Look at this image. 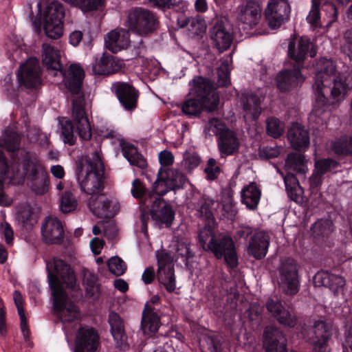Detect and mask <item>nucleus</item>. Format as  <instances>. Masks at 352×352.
I'll return each instance as SVG.
<instances>
[{
    "label": "nucleus",
    "instance_id": "obj_1",
    "mask_svg": "<svg viewBox=\"0 0 352 352\" xmlns=\"http://www.w3.org/2000/svg\"><path fill=\"white\" fill-rule=\"evenodd\" d=\"M43 65L47 69L59 72L64 78L66 89L74 96L72 102V120L60 122L63 141L69 145H74L76 140L75 133L81 140H89L91 138V125L85 111V99L81 94L85 72L77 64H72L67 72L60 60L59 52L50 44H43Z\"/></svg>",
    "mask_w": 352,
    "mask_h": 352
},
{
    "label": "nucleus",
    "instance_id": "obj_2",
    "mask_svg": "<svg viewBox=\"0 0 352 352\" xmlns=\"http://www.w3.org/2000/svg\"><path fill=\"white\" fill-rule=\"evenodd\" d=\"M46 270L50 288L53 298V309L62 322H71L76 320L78 307L68 303V296L62 283L74 289L76 278L70 265L65 261L54 258L46 263Z\"/></svg>",
    "mask_w": 352,
    "mask_h": 352
},
{
    "label": "nucleus",
    "instance_id": "obj_3",
    "mask_svg": "<svg viewBox=\"0 0 352 352\" xmlns=\"http://www.w3.org/2000/svg\"><path fill=\"white\" fill-rule=\"evenodd\" d=\"M296 44V40L292 39L288 45V56L294 61L293 67L280 71L276 78V87L283 93L292 91L305 80L301 73L305 60L307 54L314 58L317 54L316 46L307 36L299 38L297 48Z\"/></svg>",
    "mask_w": 352,
    "mask_h": 352
},
{
    "label": "nucleus",
    "instance_id": "obj_4",
    "mask_svg": "<svg viewBox=\"0 0 352 352\" xmlns=\"http://www.w3.org/2000/svg\"><path fill=\"white\" fill-rule=\"evenodd\" d=\"M191 93L193 98L186 100L182 106V112L189 116H198L202 110L212 112L218 109L219 96L213 83L198 76L192 80Z\"/></svg>",
    "mask_w": 352,
    "mask_h": 352
},
{
    "label": "nucleus",
    "instance_id": "obj_5",
    "mask_svg": "<svg viewBox=\"0 0 352 352\" xmlns=\"http://www.w3.org/2000/svg\"><path fill=\"white\" fill-rule=\"evenodd\" d=\"M104 166L100 153L95 151L91 157H82L76 163V176L80 190L87 195L101 192L104 189Z\"/></svg>",
    "mask_w": 352,
    "mask_h": 352
},
{
    "label": "nucleus",
    "instance_id": "obj_6",
    "mask_svg": "<svg viewBox=\"0 0 352 352\" xmlns=\"http://www.w3.org/2000/svg\"><path fill=\"white\" fill-rule=\"evenodd\" d=\"M336 66L331 59L320 58L315 65L314 83L312 86L316 97L315 108L317 114H320L328 108L330 91L336 78Z\"/></svg>",
    "mask_w": 352,
    "mask_h": 352
},
{
    "label": "nucleus",
    "instance_id": "obj_7",
    "mask_svg": "<svg viewBox=\"0 0 352 352\" xmlns=\"http://www.w3.org/2000/svg\"><path fill=\"white\" fill-rule=\"evenodd\" d=\"M300 333L306 342L312 346V352H330L328 343L332 332L325 321L318 320L312 325L304 324Z\"/></svg>",
    "mask_w": 352,
    "mask_h": 352
},
{
    "label": "nucleus",
    "instance_id": "obj_8",
    "mask_svg": "<svg viewBox=\"0 0 352 352\" xmlns=\"http://www.w3.org/2000/svg\"><path fill=\"white\" fill-rule=\"evenodd\" d=\"M208 34L212 48L216 49L219 53L229 50L234 40L232 28L226 17L214 19Z\"/></svg>",
    "mask_w": 352,
    "mask_h": 352
},
{
    "label": "nucleus",
    "instance_id": "obj_9",
    "mask_svg": "<svg viewBox=\"0 0 352 352\" xmlns=\"http://www.w3.org/2000/svg\"><path fill=\"white\" fill-rule=\"evenodd\" d=\"M65 8L62 3L53 1L47 5L43 14V30L47 37L58 39L63 32Z\"/></svg>",
    "mask_w": 352,
    "mask_h": 352
},
{
    "label": "nucleus",
    "instance_id": "obj_10",
    "mask_svg": "<svg viewBox=\"0 0 352 352\" xmlns=\"http://www.w3.org/2000/svg\"><path fill=\"white\" fill-rule=\"evenodd\" d=\"M187 181L186 175L177 169L160 168L154 182V188L159 195L164 196L170 190L183 189Z\"/></svg>",
    "mask_w": 352,
    "mask_h": 352
},
{
    "label": "nucleus",
    "instance_id": "obj_11",
    "mask_svg": "<svg viewBox=\"0 0 352 352\" xmlns=\"http://www.w3.org/2000/svg\"><path fill=\"white\" fill-rule=\"evenodd\" d=\"M130 28L141 36H147L159 28V21L156 15L151 11L143 8L132 9L128 15Z\"/></svg>",
    "mask_w": 352,
    "mask_h": 352
},
{
    "label": "nucleus",
    "instance_id": "obj_12",
    "mask_svg": "<svg viewBox=\"0 0 352 352\" xmlns=\"http://www.w3.org/2000/svg\"><path fill=\"white\" fill-rule=\"evenodd\" d=\"M208 252L213 254L217 259L224 258L228 267L232 270L238 266V256L235 244L228 235L217 236L214 241L210 242Z\"/></svg>",
    "mask_w": 352,
    "mask_h": 352
},
{
    "label": "nucleus",
    "instance_id": "obj_13",
    "mask_svg": "<svg viewBox=\"0 0 352 352\" xmlns=\"http://www.w3.org/2000/svg\"><path fill=\"white\" fill-rule=\"evenodd\" d=\"M280 284L287 295L294 296L300 289L298 266L292 258L287 257L281 261L278 268Z\"/></svg>",
    "mask_w": 352,
    "mask_h": 352
},
{
    "label": "nucleus",
    "instance_id": "obj_14",
    "mask_svg": "<svg viewBox=\"0 0 352 352\" xmlns=\"http://www.w3.org/2000/svg\"><path fill=\"white\" fill-rule=\"evenodd\" d=\"M23 168L28 179L33 182L32 190L37 195L45 194L48 190L50 179L47 172L41 164L25 157L23 160Z\"/></svg>",
    "mask_w": 352,
    "mask_h": 352
},
{
    "label": "nucleus",
    "instance_id": "obj_15",
    "mask_svg": "<svg viewBox=\"0 0 352 352\" xmlns=\"http://www.w3.org/2000/svg\"><path fill=\"white\" fill-rule=\"evenodd\" d=\"M158 270L157 277L160 283L162 284L166 291L172 293L176 287L173 259L170 253L162 250L156 254Z\"/></svg>",
    "mask_w": 352,
    "mask_h": 352
},
{
    "label": "nucleus",
    "instance_id": "obj_16",
    "mask_svg": "<svg viewBox=\"0 0 352 352\" xmlns=\"http://www.w3.org/2000/svg\"><path fill=\"white\" fill-rule=\"evenodd\" d=\"M290 5L287 0H271L265 9V16L272 30L280 28L289 19Z\"/></svg>",
    "mask_w": 352,
    "mask_h": 352
},
{
    "label": "nucleus",
    "instance_id": "obj_17",
    "mask_svg": "<svg viewBox=\"0 0 352 352\" xmlns=\"http://www.w3.org/2000/svg\"><path fill=\"white\" fill-rule=\"evenodd\" d=\"M160 297L157 295H154L151 297L150 302H147L142 311V320H141V329L144 335L148 336L153 339V342H156L155 334L161 325L160 317L150 303L157 305L160 303Z\"/></svg>",
    "mask_w": 352,
    "mask_h": 352
},
{
    "label": "nucleus",
    "instance_id": "obj_18",
    "mask_svg": "<svg viewBox=\"0 0 352 352\" xmlns=\"http://www.w3.org/2000/svg\"><path fill=\"white\" fill-rule=\"evenodd\" d=\"M111 90L125 110L132 111L137 108L140 92L131 82H115Z\"/></svg>",
    "mask_w": 352,
    "mask_h": 352
},
{
    "label": "nucleus",
    "instance_id": "obj_19",
    "mask_svg": "<svg viewBox=\"0 0 352 352\" xmlns=\"http://www.w3.org/2000/svg\"><path fill=\"white\" fill-rule=\"evenodd\" d=\"M162 197L158 195L144 211H149L152 219L159 226L170 228L175 219V212Z\"/></svg>",
    "mask_w": 352,
    "mask_h": 352
},
{
    "label": "nucleus",
    "instance_id": "obj_20",
    "mask_svg": "<svg viewBox=\"0 0 352 352\" xmlns=\"http://www.w3.org/2000/svg\"><path fill=\"white\" fill-rule=\"evenodd\" d=\"M262 16L261 4L255 0H245L237 8V20L244 30H252L259 23Z\"/></svg>",
    "mask_w": 352,
    "mask_h": 352
},
{
    "label": "nucleus",
    "instance_id": "obj_21",
    "mask_svg": "<svg viewBox=\"0 0 352 352\" xmlns=\"http://www.w3.org/2000/svg\"><path fill=\"white\" fill-rule=\"evenodd\" d=\"M262 340L265 352H287L285 336L275 326L267 325L264 328Z\"/></svg>",
    "mask_w": 352,
    "mask_h": 352
},
{
    "label": "nucleus",
    "instance_id": "obj_22",
    "mask_svg": "<svg viewBox=\"0 0 352 352\" xmlns=\"http://www.w3.org/2000/svg\"><path fill=\"white\" fill-rule=\"evenodd\" d=\"M87 206L91 212L99 218H113L119 212L118 203L105 198L103 195L91 196L87 201Z\"/></svg>",
    "mask_w": 352,
    "mask_h": 352
},
{
    "label": "nucleus",
    "instance_id": "obj_23",
    "mask_svg": "<svg viewBox=\"0 0 352 352\" xmlns=\"http://www.w3.org/2000/svg\"><path fill=\"white\" fill-rule=\"evenodd\" d=\"M42 239L46 244H61L65 232L62 222L56 217H47L41 226Z\"/></svg>",
    "mask_w": 352,
    "mask_h": 352
},
{
    "label": "nucleus",
    "instance_id": "obj_24",
    "mask_svg": "<svg viewBox=\"0 0 352 352\" xmlns=\"http://www.w3.org/2000/svg\"><path fill=\"white\" fill-rule=\"evenodd\" d=\"M41 69L36 64L21 65L17 73L19 87L27 89H36L41 85Z\"/></svg>",
    "mask_w": 352,
    "mask_h": 352
},
{
    "label": "nucleus",
    "instance_id": "obj_25",
    "mask_svg": "<svg viewBox=\"0 0 352 352\" xmlns=\"http://www.w3.org/2000/svg\"><path fill=\"white\" fill-rule=\"evenodd\" d=\"M268 312L280 324L293 328L297 323V319L283 306L282 302L277 298H270L265 304Z\"/></svg>",
    "mask_w": 352,
    "mask_h": 352
},
{
    "label": "nucleus",
    "instance_id": "obj_26",
    "mask_svg": "<svg viewBox=\"0 0 352 352\" xmlns=\"http://www.w3.org/2000/svg\"><path fill=\"white\" fill-rule=\"evenodd\" d=\"M98 335L93 328H80L76 335L74 352H95L99 342Z\"/></svg>",
    "mask_w": 352,
    "mask_h": 352
},
{
    "label": "nucleus",
    "instance_id": "obj_27",
    "mask_svg": "<svg viewBox=\"0 0 352 352\" xmlns=\"http://www.w3.org/2000/svg\"><path fill=\"white\" fill-rule=\"evenodd\" d=\"M349 89H352V71L343 78L339 76L338 79H334L331 89H327L330 91L328 107L334 106L343 100L347 90Z\"/></svg>",
    "mask_w": 352,
    "mask_h": 352
},
{
    "label": "nucleus",
    "instance_id": "obj_28",
    "mask_svg": "<svg viewBox=\"0 0 352 352\" xmlns=\"http://www.w3.org/2000/svg\"><path fill=\"white\" fill-rule=\"evenodd\" d=\"M217 146L221 157L237 153L240 142L236 133L230 129H226L217 138Z\"/></svg>",
    "mask_w": 352,
    "mask_h": 352
},
{
    "label": "nucleus",
    "instance_id": "obj_29",
    "mask_svg": "<svg viewBox=\"0 0 352 352\" xmlns=\"http://www.w3.org/2000/svg\"><path fill=\"white\" fill-rule=\"evenodd\" d=\"M108 322L110 325L111 333L118 347L125 350L129 347L128 337L125 333L124 320L121 316L115 311L109 314Z\"/></svg>",
    "mask_w": 352,
    "mask_h": 352
},
{
    "label": "nucleus",
    "instance_id": "obj_30",
    "mask_svg": "<svg viewBox=\"0 0 352 352\" xmlns=\"http://www.w3.org/2000/svg\"><path fill=\"white\" fill-rule=\"evenodd\" d=\"M122 65L116 56L103 53L99 60L93 65L92 70L95 75L109 76L118 72Z\"/></svg>",
    "mask_w": 352,
    "mask_h": 352
},
{
    "label": "nucleus",
    "instance_id": "obj_31",
    "mask_svg": "<svg viewBox=\"0 0 352 352\" xmlns=\"http://www.w3.org/2000/svg\"><path fill=\"white\" fill-rule=\"evenodd\" d=\"M241 103L243 110L252 121H256L261 114V98L253 91H244L241 94Z\"/></svg>",
    "mask_w": 352,
    "mask_h": 352
},
{
    "label": "nucleus",
    "instance_id": "obj_32",
    "mask_svg": "<svg viewBox=\"0 0 352 352\" xmlns=\"http://www.w3.org/2000/svg\"><path fill=\"white\" fill-rule=\"evenodd\" d=\"M314 283L316 287H325L336 292L345 285V280L343 277L333 274L329 271L321 270L314 276Z\"/></svg>",
    "mask_w": 352,
    "mask_h": 352
},
{
    "label": "nucleus",
    "instance_id": "obj_33",
    "mask_svg": "<svg viewBox=\"0 0 352 352\" xmlns=\"http://www.w3.org/2000/svg\"><path fill=\"white\" fill-rule=\"evenodd\" d=\"M287 138L296 151L304 150L309 146L310 142L308 131L298 123L292 124L288 130Z\"/></svg>",
    "mask_w": 352,
    "mask_h": 352
},
{
    "label": "nucleus",
    "instance_id": "obj_34",
    "mask_svg": "<svg viewBox=\"0 0 352 352\" xmlns=\"http://www.w3.org/2000/svg\"><path fill=\"white\" fill-rule=\"evenodd\" d=\"M269 245L268 236L263 232H256L250 239L248 254L254 258L261 260L266 256Z\"/></svg>",
    "mask_w": 352,
    "mask_h": 352
},
{
    "label": "nucleus",
    "instance_id": "obj_35",
    "mask_svg": "<svg viewBox=\"0 0 352 352\" xmlns=\"http://www.w3.org/2000/svg\"><path fill=\"white\" fill-rule=\"evenodd\" d=\"M333 223L329 220H318L311 227V231L315 239L325 246L331 247L333 239L331 233L333 230Z\"/></svg>",
    "mask_w": 352,
    "mask_h": 352
},
{
    "label": "nucleus",
    "instance_id": "obj_36",
    "mask_svg": "<svg viewBox=\"0 0 352 352\" xmlns=\"http://www.w3.org/2000/svg\"><path fill=\"white\" fill-rule=\"evenodd\" d=\"M131 195L135 199L140 200V207L144 210L158 196L153 186V190H149L142 184L139 179H135L132 182Z\"/></svg>",
    "mask_w": 352,
    "mask_h": 352
},
{
    "label": "nucleus",
    "instance_id": "obj_37",
    "mask_svg": "<svg viewBox=\"0 0 352 352\" xmlns=\"http://www.w3.org/2000/svg\"><path fill=\"white\" fill-rule=\"evenodd\" d=\"M214 201L207 195H203L195 204L197 217L206 221L208 224L214 222L213 213Z\"/></svg>",
    "mask_w": 352,
    "mask_h": 352
},
{
    "label": "nucleus",
    "instance_id": "obj_38",
    "mask_svg": "<svg viewBox=\"0 0 352 352\" xmlns=\"http://www.w3.org/2000/svg\"><path fill=\"white\" fill-rule=\"evenodd\" d=\"M261 195V191L256 182H251L241 190V202L248 208L254 210L257 208Z\"/></svg>",
    "mask_w": 352,
    "mask_h": 352
},
{
    "label": "nucleus",
    "instance_id": "obj_39",
    "mask_svg": "<svg viewBox=\"0 0 352 352\" xmlns=\"http://www.w3.org/2000/svg\"><path fill=\"white\" fill-rule=\"evenodd\" d=\"M122 146L123 155L131 166L140 169H144L147 166L146 159L136 146L130 143H124Z\"/></svg>",
    "mask_w": 352,
    "mask_h": 352
},
{
    "label": "nucleus",
    "instance_id": "obj_40",
    "mask_svg": "<svg viewBox=\"0 0 352 352\" xmlns=\"http://www.w3.org/2000/svg\"><path fill=\"white\" fill-rule=\"evenodd\" d=\"M331 150L339 159L352 155V135H342L331 144Z\"/></svg>",
    "mask_w": 352,
    "mask_h": 352
},
{
    "label": "nucleus",
    "instance_id": "obj_41",
    "mask_svg": "<svg viewBox=\"0 0 352 352\" xmlns=\"http://www.w3.org/2000/svg\"><path fill=\"white\" fill-rule=\"evenodd\" d=\"M129 46V39L124 35H121L116 30L108 33L105 38V47L111 52L116 54Z\"/></svg>",
    "mask_w": 352,
    "mask_h": 352
},
{
    "label": "nucleus",
    "instance_id": "obj_42",
    "mask_svg": "<svg viewBox=\"0 0 352 352\" xmlns=\"http://www.w3.org/2000/svg\"><path fill=\"white\" fill-rule=\"evenodd\" d=\"M264 308L258 302H251L245 314L248 318L252 329H259L263 322V312Z\"/></svg>",
    "mask_w": 352,
    "mask_h": 352
},
{
    "label": "nucleus",
    "instance_id": "obj_43",
    "mask_svg": "<svg viewBox=\"0 0 352 352\" xmlns=\"http://www.w3.org/2000/svg\"><path fill=\"white\" fill-rule=\"evenodd\" d=\"M206 288L214 299L221 298L228 294L225 280L219 276L212 277Z\"/></svg>",
    "mask_w": 352,
    "mask_h": 352
},
{
    "label": "nucleus",
    "instance_id": "obj_44",
    "mask_svg": "<svg viewBox=\"0 0 352 352\" xmlns=\"http://www.w3.org/2000/svg\"><path fill=\"white\" fill-rule=\"evenodd\" d=\"M314 166V170L324 176V175L328 173H336V169L340 167L341 164L334 159L327 157L316 160Z\"/></svg>",
    "mask_w": 352,
    "mask_h": 352
},
{
    "label": "nucleus",
    "instance_id": "obj_45",
    "mask_svg": "<svg viewBox=\"0 0 352 352\" xmlns=\"http://www.w3.org/2000/svg\"><path fill=\"white\" fill-rule=\"evenodd\" d=\"M285 131V124L275 117L268 118L266 120V133L273 138H278Z\"/></svg>",
    "mask_w": 352,
    "mask_h": 352
},
{
    "label": "nucleus",
    "instance_id": "obj_46",
    "mask_svg": "<svg viewBox=\"0 0 352 352\" xmlns=\"http://www.w3.org/2000/svg\"><path fill=\"white\" fill-rule=\"evenodd\" d=\"M1 143L8 151L15 152L19 149L21 137L17 132L7 129L5 131V138Z\"/></svg>",
    "mask_w": 352,
    "mask_h": 352
},
{
    "label": "nucleus",
    "instance_id": "obj_47",
    "mask_svg": "<svg viewBox=\"0 0 352 352\" xmlns=\"http://www.w3.org/2000/svg\"><path fill=\"white\" fill-rule=\"evenodd\" d=\"M321 5L322 0H311V9L306 17V20L313 28H318L321 25Z\"/></svg>",
    "mask_w": 352,
    "mask_h": 352
},
{
    "label": "nucleus",
    "instance_id": "obj_48",
    "mask_svg": "<svg viewBox=\"0 0 352 352\" xmlns=\"http://www.w3.org/2000/svg\"><path fill=\"white\" fill-rule=\"evenodd\" d=\"M228 129L223 121L219 118H210L206 123L204 129V132L208 135L220 136L221 132Z\"/></svg>",
    "mask_w": 352,
    "mask_h": 352
},
{
    "label": "nucleus",
    "instance_id": "obj_49",
    "mask_svg": "<svg viewBox=\"0 0 352 352\" xmlns=\"http://www.w3.org/2000/svg\"><path fill=\"white\" fill-rule=\"evenodd\" d=\"M284 183L288 196L291 199L296 201L298 198L297 190L300 188L296 176L292 173H287L284 177Z\"/></svg>",
    "mask_w": 352,
    "mask_h": 352
},
{
    "label": "nucleus",
    "instance_id": "obj_50",
    "mask_svg": "<svg viewBox=\"0 0 352 352\" xmlns=\"http://www.w3.org/2000/svg\"><path fill=\"white\" fill-rule=\"evenodd\" d=\"M65 1L79 8L82 12H88L98 10L104 0H65Z\"/></svg>",
    "mask_w": 352,
    "mask_h": 352
},
{
    "label": "nucleus",
    "instance_id": "obj_51",
    "mask_svg": "<svg viewBox=\"0 0 352 352\" xmlns=\"http://www.w3.org/2000/svg\"><path fill=\"white\" fill-rule=\"evenodd\" d=\"M77 207V201L70 191H65L60 198V208L63 213H69L74 211Z\"/></svg>",
    "mask_w": 352,
    "mask_h": 352
},
{
    "label": "nucleus",
    "instance_id": "obj_52",
    "mask_svg": "<svg viewBox=\"0 0 352 352\" xmlns=\"http://www.w3.org/2000/svg\"><path fill=\"white\" fill-rule=\"evenodd\" d=\"M217 236L214 233L210 228L205 227L201 229L198 234L199 245L206 252L208 251V247L210 242L214 241Z\"/></svg>",
    "mask_w": 352,
    "mask_h": 352
},
{
    "label": "nucleus",
    "instance_id": "obj_53",
    "mask_svg": "<svg viewBox=\"0 0 352 352\" xmlns=\"http://www.w3.org/2000/svg\"><path fill=\"white\" fill-rule=\"evenodd\" d=\"M107 266L110 272L116 276H122L126 270L125 263L118 256L111 257L107 262Z\"/></svg>",
    "mask_w": 352,
    "mask_h": 352
},
{
    "label": "nucleus",
    "instance_id": "obj_54",
    "mask_svg": "<svg viewBox=\"0 0 352 352\" xmlns=\"http://www.w3.org/2000/svg\"><path fill=\"white\" fill-rule=\"evenodd\" d=\"M98 277L90 274L85 279L86 294L89 297L98 296L100 294V285L97 283Z\"/></svg>",
    "mask_w": 352,
    "mask_h": 352
},
{
    "label": "nucleus",
    "instance_id": "obj_55",
    "mask_svg": "<svg viewBox=\"0 0 352 352\" xmlns=\"http://www.w3.org/2000/svg\"><path fill=\"white\" fill-rule=\"evenodd\" d=\"M204 342L208 352H223V343L217 336H208L204 338Z\"/></svg>",
    "mask_w": 352,
    "mask_h": 352
},
{
    "label": "nucleus",
    "instance_id": "obj_56",
    "mask_svg": "<svg viewBox=\"0 0 352 352\" xmlns=\"http://www.w3.org/2000/svg\"><path fill=\"white\" fill-rule=\"evenodd\" d=\"M305 156L297 153H290L285 160V166L289 168L297 170L304 164Z\"/></svg>",
    "mask_w": 352,
    "mask_h": 352
},
{
    "label": "nucleus",
    "instance_id": "obj_57",
    "mask_svg": "<svg viewBox=\"0 0 352 352\" xmlns=\"http://www.w3.org/2000/svg\"><path fill=\"white\" fill-rule=\"evenodd\" d=\"M208 180L216 179L221 173V168L217 165V161L214 158H210L204 168Z\"/></svg>",
    "mask_w": 352,
    "mask_h": 352
},
{
    "label": "nucleus",
    "instance_id": "obj_58",
    "mask_svg": "<svg viewBox=\"0 0 352 352\" xmlns=\"http://www.w3.org/2000/svg\"><path fill=\"white\" fill-rule=\"evenodd\" d=\"M324 177L314 170L309 179V188L312 194H317L323 183Z\"/></svg>",
    "mask_w": 352,
    "mask_h": 352
},
{
    "label": "nucleus",
    "instance_id": "obj_59",
    "mask_svg": "<svg viewBox=\"0 0 352 352\" xmlns=\"http://www.w3.org/2000/svg\"><path fill=\"white\" fill-rule=\"evenodd\" d=\"M322 10L326 13L327 16L329 18V23H332L338 19V11L335 3L329 1H325L321 5Z\"/></svg>",
    "mask_w": 352,
    "mask_h": 352
},
{
    "label": "nucleus",
    "instance_id": "obj_60",
    "mask_svg": "<svg viewBox=\"0 0 352 352\" xmlns=\"http://www.w3.org/2000/svg\"><path fill=\"white\" fill-rule=\"evenodd\" d=\"M222 65L225 67V70H219L218 75V82L222 87H228L230 84V72L228 70V60L223 62Z\"/></svg>",
    "mask_w": 352,
    "mask_h": 352
},
{
    "label": "nucleus",
    "instance_id": "obj_61",
    "mask_svg": "<svg viewBox=\"0 0 352 352\" xmlns=\"http://www.w3.org/2000/svg\"><path fill=\"white\" fill-rule=\"evenodd\" d=\"M0 230L5 237L6 244L9 246L12 245L14 240V231L11 225L5 221L1 224Z\"/></svg>",
    "mask_w": 352,
    "mask_h": 352
},
{
    "label": "nucleus",
    "instance_id": "obj_62",
    "mask_svg": "<svg viewBox=\"0 0 352 352\" xmlns=\"http://www.w3.org/2000/svg\"><path fill=\"white\" fill-rule=\"evenodd\" d=\"M151 7L157 8L162 11L170 10L175 0H148Z\"/></svg>",
    "mask_w": 352,
    "mask_h": 352
},
{
    "label": "nucleus",
    "instance_id": "obj_63",
    "mask_svg": "<svg viewBox=\"0 0 352 352\" xmlns=\"http://www.w3.org/2000/svg\"><path fill=\"white\" fill-rule=\"evenodd\" d=\"M159 162L161 164L160 168H168L167 166L173 164L174 157L171 152L164 150L159 154Z\"/></svg>",
    "mask_w": 352,
    "mask_h": 352
},
{
    "label": "nucleus",
    "instance_id": "obj_64",
    "mask_svg": "<svg viewBox=\"0 0 352 352\" xmlns=\"http://www.w3.org/2000/svg\"><path fill=\"white\" fill-rule=\"evenodd\" d=\"M177 255L178 258H182V261L185 263L186 266L188 265V260L193 257L194 254L191 252L189 247L186 245L179 248L177 250Z\"/></svg>",
    "mask_w": 352,
    "mask_h": 352
}]
</instances>
